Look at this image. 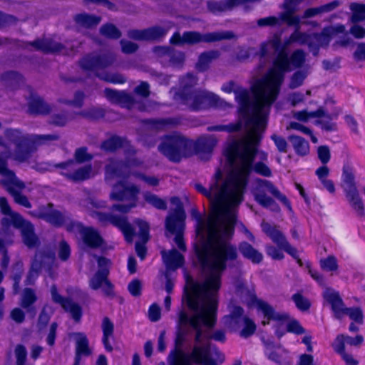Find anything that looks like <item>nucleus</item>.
Returning a JSON list of instances; mask_svg holds the SVG:
<instances>
[{
    "label": "nucleus",
    "instance_id": "nucleus-1",
    "mask_svg": "<svg viewBox=\"0 0 365 365\" xmlns=\"http://www.w3.org/2000/svg\"><path fill=\"white\" fill-rule=\"evenodd\" d=\"M253 150L246 145L229 143L225 150L231 171L226 179L218 170L213 181L207 190L201 184L195 185V189L207 197L215 216L209 221L207 231L210 242L201 254V258L207 257L215 259V267L223 269L228 263L237 257L235 245L229 240L234 232L235 215L232 206L243 200L246 188V178L250 170ZM207 262V261H206Z\"/></svg>",
    "mask_w": 365,
    "mask_h": 365
},
{
    "label": "nucleus",
    "instance_id": "nucleus-2",
    "mask_svg": "<svg viewBox=\"0 0 365 365\" xmlns=\"http://www.w3.org/2000/svg\"><path fill=\"white\" fill-rule=\"evenodd\" d=\"M221 277L216 290H212L211 283L194 290V285L205 283L208 274L203 275L200 280H195L190 276L186 277L182 301L190 313L185 310L179 312L178 329L175 340L176 347L183 349L185 353L176 356L170 365H173L179 359H184L189 365H219L224 361V356L217 349H211L209 339L224 342L226 339L225 331L217 330L210 336L207 334V329H212L216 322Z\"/></svg>",
    "mask_w": 365,
    "mask_h": 365
},
{
    "label": "nucleus",
    "instance_id": "nucleus-3",
    "mask_svg": "<svg viewBox=\"0 0 365 365\" xmlns=\"http://www.w3.org/2000/svg\"><path fill=\"white\" fill-rule=\"evenodd\" d=\"M286 67V59L281 56L272 73L258 79L252 86V100L249 91L237 86L233 81L222 86L225 92L235 93L239 104V113L247 132L246 137L242 140H232L230 143L246 145L252 149V141L259 140V137L255 134V129L267 122L271 106L278 96L283 78L282 71L287 69Z\"/></svg>",
    "mask_w": 365,
    "mask_h": 365
},
{
    "label": "nucleus",
    "instance_id": "nucleus-4",
    "mask_svg": "<svg viewBox=\"0 0 365 365\" xmlns=\"http://www.w3.org/2000/svg\"><path fill=\"white\" fill-rule=\"evenodd\" d=\"M259 55V68H264L267 63H268L271 58L276 56L273 61V67L271 68L266 75H270L275 68L277 61L279 57L282 56L286 59L287 68L282 71V76L284 77V73L291 70V64L296 67H300L305 61V53L302 50L298 49L295 51L291 56L290 58L284 48L281 47V41L278 36L275 35L271 40L261 44ZM284 81V78H282ZM283 81H282V83Z\"/></svg>",
    "mask_w": 365,
    "mask_h": 365
},
{
    "label": "nucleus",
    "instance_id": "nucleus-5",
    "mask_svg": "<svg viewBox=\"0 0 365 365\" xmlns=\"http://www.w3.org/2000/svg\"><path fill=\"white\" fill-rule=\"evenodd\" d=\"M212 215L211 217H210L207 219L206 222H204L202 221L199 212L196 210L193 209L192 210V215L195 218L197 219V220L198 222V225L200 227V229L202 230H205V231L206 232L207 235V242L201 248H198L197 250V258H198V260L200 262V266L202 268L203 275L208 274V277H207V280L205 282V283L201 284L194 285V287H193V288L195 289L194 290H196V289L200 288V287H202V288L203 287H205V286L207 285V284H209V283L212 284V287H213L212 289H214V290L215 289L216 290V289H217V287H219L220 276H222V273L226 270V269L227 267H234L235 262L237 260V257L235 259L232 261L230 263H228L227 264H226L225 267V269L220 270V269H217V268L215 267L214 264L215 263V259H212L211 257H207V262H204V259L201 258V254L202 255V252L204 251L205 247L210 244V242L209 233L207 231V226H208L210 220L211 218L214 217V216H215V210H214L213 207H212ZM205 261H206V260L205 259Z\"/></svg>",
    "mask_w": 365,
    "mask_h": 365
},
{
    "label": "nucleus",
    "instance_id": "nucleus-6",
    "mask_svg": "<svg viewBox=\"0 0 365 365\" xmlns=\"http://www.w3.org/2000/svg\"><path fill=\"white\" fill-rule=\"evenodd\" d=\"M344 193L351 208L359 217L365 215L364 205L361 198L356 181V170L351 163V155L346 153V165H344Z\"/></svg>",
    "mask_w": 365,
    "mask_h": 365
},
{
    "label": "nucleus",
    "instance_id": "nucleus-7",
    "mask_svg": "<svg viewBox=\"0 0 365 365\" xmlns=\"http://www.w3.org/2000/svg\"><path fill=\"white\" fill-rule=\"evenodd\" d=\"M115 61V56L113 53H107L102 55H88L81 59L80 63L83 69L96 71V75L100 79L113 83H123L126 81V79L119 73H99L97 72L99 69H103L111 66Z\"/></svg>",
    "mask_w": 365,
    "mask_h": 365
},
{
    "label": "nucleus",
    "instance_id": "nucleus-8",
    "mask_svg": "<svg viewBox=\"0 0 365 365\" xmlns=\"http://www.w3.org/2000/svg\"><path fill=\"white\" fill-rule=\"evenodd\" d=\"M190 147V141L184 135L173 133L162 138L158 149L169 160L178 163L187 156Z\"/></svg>",
    "mask_w": 365,
    "mask_h": 365
},
{
    "label": "nucleus",
    "instance_id": "nucleus-9",
    "mask_svg": "<svg viewBox=\"0 0 365 365\" xmlns=\"http://www.w3.org/2000/svg\"><path fill=\"white\" fill-rule=\"evenodd\" d=\"M255 182L256 185L253 189V195L255 200L260 205L274 212L279 211V207L275 201L267 195L266 192H268L291 210V205L287 197L281 193L272 182L267 180L257 179Z\"/></svg>",
    "mask_w": 365,
    "mask_h": 365
},
{
    "label": "nucleus",
    "instance_id": "nucleus-10",
    "mask_svg": "<svg viewBox=\"0 0 365 365\" xmlns=\"http://www.w3.org/2000/svg\"><path fill=\"white\" fill-rule=\"evenodd\" d=\"M4 136L9 143L14 145V150L11 152L12 159L19 163L29 160L31 154L36 150L33 145L31 135L24 133L19 129H6Z\"/></svg>",
    "mask_w": 365,
    "mask_h": 365
},
{
    "label": "nucleus",
    "instance_id": "nucleus-11",
    "mask_svg": "<svg viewBox=\"0 0 365 365\" xmlns=\"http://www.w3.org/2000/svg\"><path fill=\"white\" fill-rule=\"evenodd\" d=\"M140 192L139 187L134 184H128L120 180L113 185L110 194L111 200L118 201H129L128 205H113L112 209L122 213L128 212L132 208L136 207L138 195Z\"/></svg>",
    "mask_w": 365,
    "mask_h": 365
},
{
    "label": "nucleus",
    "instance_id": "nucleus-12",
    "mask_svg": "<svg viewBox=\"0 0 365 365\" xmlns=\"http://www.w3.org/2000/svg\"><path fill=\"white\" fill-rule=\"evenodd\" d=\"M180 101L192 110H203L210 106L231 107L229 103L220 98L217 95L202 90H195Z\"/></svg>",
    "mask_w": 365,
    "mask_h": 365
},
{
    "label": "nucleus",
    "instance_id": "nucleus-13",
    "mask_svg": "<svg viewBox=\"0 0 365 365\" xmlns=\"http://www.w3.org/2000/svg\"><path fill=\"white\" fill-rule=\"evenodd\" d=\"M333 29L327 27L321 34H307L297 29L291 35L290 40L300 44H307L309 51L314 56L318 55L320 47L327 46L331 41V31Z\"/></svg>",
    "mask_w": 365,
    "mask_h": 365
},
{
    "label": "nucleus",
    "instance_id": "nucleus-14",
    "mask_svg": "<svg viewBox=\"0 0 365 365\" xmlns=\"http://www.w3.org/2000/svg\"><path fill=\"white\" fill-rule=\"evenodd\" d=\"M91 215L97 219L102 225L111 224L119 228L125 235V240L131 242L134 235V230L131 225L128 222L127 218L123 216L113 215L112 213H104L98 211H92Z\"/></svg>",
    "mask_w": 365,
    "mask_h": 365
},
{
    "label": "nucleus",
    "instance_id": "nucleus-15",
    "mask_svg": "<svg viewBox=\"0 0 365 365\" xmlns=\"http://www.w3.org/2000/svg\"><path fill=\"white\" fill-rule=\"evenodd\" d=\"M237 37L231 31H220L201 34L197 31H187L183 33L185 43L196 44L198 43H213L222 40L236 39Z\"/></svg>",
    "mask_w": 365,
    "mask_h": 365
},
{
    "label": "nucleus",
    "instance_id": "nucleus-16",
    "mask_svg": "<svg viewBox=\"0 0 365 365\" xmlns=\"http://www.w3.org/2000/svg\"><path fill=\"white\" fill-rule=\"evenodd\" d=\"M55 262V254L51 251H38L31 262L25 281L26 285H32L40 274L43 265Z\"/></svg>",
    "mask_w": 365,
    "mask_h": 365
},
{
    "label": "nucleus",
    "instance_id": "nucleus-17",
    "mask_svg": "<svg viewBox=\"0 0 365 365\" xmlns=\"http://www.w3.org/2000/svg\"><path fill=\"white\" fill-rule=\"evenodd\" d=\"M76 163L74 160H69L61 163L56 166L65 170L61 174L67 179L73 182H80L89 179L93 176V168L91 164L74 169Z\"/></svg>",
    "mask_w": 365,
    "mask_h": 365
},
{
    "label": "nucleus",
    "instance_id": "nucleus-18",
    "mask_svg": "<svg viewBox=\"0 0 365 365\" xmlns=\"http://www.w3.org/2000/svg\"><path fill=\"white\" fill-rule=\"evenodd\" d=\"M29 215L55 225L61 226L68 219L64 212L53 209V204L48 203L46 206H41L38 209L30 211Z\"/></svg>",
    "mask_w": 365,
    "mask_h": 365
},
{
    "label": "nucleus",
    "instance_id": "nucleus-19",
    "mask_svg": "<svg viewBox=\"0 0 365 365\" xmlns=\"http://www.w3.org/2000/svg\"><path fill=\"white\" fill-rule=\"evenodd\" d=\"M108 269L98 270L92 277L89 279V287L95 291L101 290V293L107 297H114L113 284L108 279Z\"/></svg>",
    "mask_w": 365,
    "mask_h": 365
},
{
    "label": "nucleus",
    "instance_id": "nucleus-20",
    "mask_svg": "<svg viewBox=\"0 0 365 365\" xmlns=\"http://www.w3.org/2000/svg\"><path fill=\"white\" fill-rule=\"evenodd\" d=\"M266 123L267 122H265L264 125H263L262 126L261 125L257 126L255 129V134H256L257 137H259V140L257 141L253 140V142L252 141V143H250L251 144L250 147H251L252 150H253L254 154H253V158H252V160L251 162L250 170L249 171V173L246 178V185L247 184L248 178H249V175H250L252 170H254L255 171V173H257V174L261 175L262 176H264V177H270L272 175L271 170L264 163L258 162L253 166V162L255 158V155L258 153L257 147L259 146V142L262 138V133L265 129Z\"/></svg>",
    "mask_w": 365,
    "mask_h": 365
},
{
    "label": "nucleus",
    "instance_id": "nucleus-21",
    "mask_svg": "<svg viewBox=\"0 0 365 365\" xmlns=\"http://www.w3.org/2000/svg\"><path fill=\"white\" fill-rule=\"evenodd\" d=\"M51 294L52 299L54 302L61 305V307L66 311L71 313L72 318L78 322L82 316V309L80 305L70 299L63 298L57 292V288L55 284L52 285L51 288Z\"/></svg>",
    "mask_w": 365,
    "mask_h": 365
},
{
    "label": "nucleus",
    "instance_id": "nucleus-22",
    "mask_svg": "<svg viewBox=\"0 0 365 365\" xmlns=\"http://www.w3.org/2000/svg\"><path fill=\"white\" fill-rule=\"evenodd\" d=\"M322 297L324 304L329 306L334 318L340 320L342 318V298L340 293L331 287H326Z\"/></svg>",
    "mask_w": 365,
    "mask_h": 365
},
{
    "label": "nucleus",
    "instance_id": "nucleus-23",
    "mask_svg": "<svg viewBox=\"0 0 365 365\" xmlns=\"http://www.w3.org/2000/svg\"><path fill=\"white\" fill-rule=\"evenodd\" d=\"M256 307L257 309L263 314L264 319H267L262 322V324L264 326L268 324L271 320L284 322L289 319L288 314L277 312L273 307L263 300H257Z\"/></svg>",
    "mask_w": 365,
    "mask_h": 365
},
{
    "label": "nucleus",
    "instance_id": "nucleus-24",
    "mask_svg": "<svg viewBox=\"0 0 365 365\" xmlns=\"http://www.w3.org/2000/svg\"><path fill=\"white\" fill-rule=\"evenodd\" d=\"M166 34V31L160 26H153L142 30H130L128 36L138 41H158L162 38Z\"/></svg>",
    "mask_w": 365,
    "mask_h": 365
},
{
    "label": "nucleus",
    "instance_id": "nucleus-25",
    "mask_svg": "<svg viewBox=\"0 0 365 365\" xmlns=\"http://www.w3.org/2000/svg\"><path fill=\"white\" fill-rule=\"evenodd\" d=\"M4 187L14 197L16 203L26 208L31 207V204L29 201L27 197L21 193L26 187V185L23 181L16 178L6 185Z\"/></svg>",
    "mask_w": 365,
    "mask_h": 365
},
{
    "label": "nucleus",
    "instance_id": "nucleus-26",
    "mask_svg": "<svg viewBox=\"0 0 365 365\" xmlns=\"http://www.w3.org/2000/svg\"><path fill=\"white\" fill-rule=\"evenodd\" d=\"M105 171L106 178L113 177L128 178L133 175V173L128 170L125 161L113 158L108 160V163L105 167Z\"/></svg>",
    "mask_w": 365,
    "mask_h": 365
},
{
    "label": "nucleus",
    "instance_id": "nucleus-27",
    "mask_svg": "<svg viewBox=\"0 0 365 365\" xmlns=\"http://www.w3.org/2000/svg\"><path fill=\"white\" fill-rule=\"evenodd\" d=\"M53 110V106L45 101L41 96L31 94L28 102V111L31 115H46Z\"/></svg>",
    "mask_w": 365,
    "mask_h": 365
},
{
    "label": "nucleus",
    "instance_id": "nucleus-28",
    "mask_svg": "<svg viewBox=\"0 0 365 365\" xmlns=\"http://www.w3.org/2000/svg\"><path fill=\"white\" fill-rule=\"evenodd\" d=\"M79 233L83 243L90 248H98L103 244V240L100 233L92 227L81 226Z\"/></svg>",
    "mask_w": 365,
    "mask_h": 365
},
{
    "label": "nucleus",
    "instance_id": "nucleus-29",
    "mask_svg": "<svg viewBox=\"0 0 365 365\" xmlns=\"http://www.w3.org/2000/svg\"><path fill=\"white\" fill-rule=\"evenodd\" d=\"M134 222L139 227L138 236L141 240L140 242H136L135 251L138 257L143 259L146 254L145 244L149 240V225L140 219L135 220Z\"/></svg>",
    "mask_w": 365,
    "mask_h": 365
},
{
    "label": "nucleus",
    "instance_id": "nucleus-30",
    "mask_svg": "<svg viewBox=\"0 0 365 365\" xmlns=\"http://www.w3.org/2000/svg\"><path fill=\"white\" fill-rule=\"evenodd\" d=\"M218 140L214 135H204L197 139L195 148L196 153L202 158H207L210 155Z\"/></svg>",
    "mask_w": 365,
    "mask_h": 365
},
{
    "label": "nucleus",
    "instance_id": "nucleus-31",
    "mask_svg": "<svg viewBox=\"0 0 365 365\" xmlns=\"http://www.w3.org/2000/svg\"><path fill=\"white\" fill-rule=\"evenodd\" d=\"M10 158H12V153L9 149H6L0 153V175L3 177L0 183L3 187L17 178L15 173L8 168L7 160Z\"/></svg>",
    "mask_w": 365,
    "mask_h": 365
},
{
    "label": "nucleus",
    "instance_id": "nucleus-32",
    "mask_svg": "<svg viewBox=\"0 0 365 365\" xmlns=\"http://www.w3.org/2000/svg\"><path fill=\"white\" fill-rule=\"evenodd\" d=\"M197 77L191 73H187L180 78L178 91L176 93V99L181 101L194 92L193 88L197 85Z\"/></svg>",
    "mask_w": 365,
    "mask_h": 365
},
{
    "label": "nucleus",
    "instance_id": "nucleus-33",
    "mask_svg": "<svg viewBox=\"0 0 365 365\" xmlns=\"http://www.w3.org/2000/svg\"><path fill=\"white\" fill-rule=\"evenodd\" d=\"M26 221L19 213L11 212L1 219V225L2 230L5 234L11 232V228L19 230L23 224Z\"/></svg>",
    "mask_w": 365,
    "mask_h": 365
},
{
    "label": "nucleus",
    "instance_id": "nucleus-34",
    "mask_svg": "<svg viewBox=\"0 0 365 365\" xmlns=\"http://www.w3.org/2000/svg\"><path fill=\"white\" fill-rule=\"evenodd\" d=\"M106 97L113 103H121L127 107H133L135 103L134 97L123 91H117L110 88L104 90Z\"/></svg>",
    "mask_w": 365,
    "mask_h": 365
},
{
    "label": "nucleus",
    "instance_id": "nucleus-35",
    "mask_svg": "<svg viewBox=\"0 0 365 365\" xmlns=\"http://www.w3.org/2000/svg\"><path fill=\"white\" fill-rule=\"evenodd\" d=\"M161 254L167 270H175L184 264L183 256L175 249L168 252L163 250Z\"/></svg>",
    "mask_w": 365,
    "mask_h": 365
},
{
    "label": "nucleus",
    "instance_id": "nucleus-36",
    "mask_svg": "<svg viewBox=\"0 0 365 365\" xmlns=\"http://www.w3.org/2000/svg\"><path fill=\"white\" fill-rule=\"evenodd\" d=\"M235 247L237 250L236 246ZM238 250L245 259L250 260L254 264H259L263 259V255L247 242H241L238 245ZM237 252L238 253L237 250ZM238 257L239 255L237 254Z\"/></svg>",
    "mask_w": 365,
    "mask_h": 365
},
{
    "label": "nucleus",
    "instance_id": "nucleus-37",
    "mask_svg": "<svg viewBox=\"0 0 365 365\" xmlns=\"http://www.w3.org/2000/svg\"><path fill=\"white\" fill-rule=\"evenodd\" d=\"M34 50L40 51L46 53L61 51L63 46L50 38L36 39L29 43Z\"/></svg>",
    "mask_w": 365,
    "mask_h": 365
},
{
    "label": "nucleus",
    "instance_id": "nucleus-38",
    "mask_svg": "<svg viewBox=\"0 0 365 365\" xmlns=\"http://www.w3.org/2000/svg\"><path fill=\"white\" fill-rule=\"evenodd\" d=\"M24 243L29 248H33L38 245L39 240L34 232V227L31 222L26 220L19 229Z\"/></svg>",
    "mask_w": 365,
    "mask_h": 365
},
{
    "label": "nucleus",
    "instance_id": "nucleus-39",
    "mask_svg": "<svg viewBox=\"0 0 365 365\" xmlns=\"http://www.w3.org/2000/svg\"><path fill=\"white\" fill-rule=\"evenodd\" d=\"M78 337L76 340V354L73 365H80L81 356H88L91 354V350L88 346L87 337L81 334H77Z\"/></svg>",
    "mask_w": 365,
    "mask_h": 365
},
{
    "label": "nucleus",
    "instance_id": "nucleus-40",
    "mask_svg": "<svg viewBox=\"0 0 365 365\" xmlns=\"http://www.w3.org/2000/svg\"><path fill=\"white\" fill-rule=\"evenodd\" d=\"M170 203L175 206V208L171 210L170 213L166 217L165 222L168 221L169 218L170 223L184 222L186 215L180 198L178 197H171Z\"/></svg>",
    "mask_w": 365,
    "mask_h": 365
},
{
    "label": "nucleus",
    "instance_id": "nucleus-41",
    "mask_svg": "<svg viewBox=\"0 0 365 365\" xmlns=\"http://www.w3.org/2000/svg\"><path fill=\"white\" fill-rule=\"evenodd\" d=\"M165 227L170 233L175 235L174 240L178 248L182 251H185L186 246L182 238L184 222L170 223V220L169 219L165 222Z\"/></svg>",
    "mask_w": 365,
    "mask_h": 365
},
{
    "label": "nucleus",
    "instance_id": "nucleus-42",
    "mask_svg": "<svg viewBox=\"0 0 365 365\" xmlns=\"http://www.w3.org/2000/svg\"><path fill=\"white\" fill-rule=\"evenodd\" d=\"M220 56V52L218 50H210L202 52L199 56L196 67L200 71H205L209 68L210 63L217 59Z\"/></svg>",
    "mask_w": 365,
    "mask_h": 365
},
{
    "label": "nucleus",
    "instance_id": "nucleus-43",
    "mask_svg": "<svg viewBox=\"0 0 365 365\" xmlns=\"http://www.w3.org/2000/svg\"><path fill=\"white\" fill-rule=\"evenodd\" d=\"M230 314L224 317L225 323L227 324L229 327H234L238 324L244 317V309L237 305H230Z\"/></svg>",
    "mask_w": 365,
    "mask_h": 365
},
{
    "label": "nucleus",
    "instance_id": "nucleus-44",
    "mask_svg": "<svg viewBox=\"0 0 365 365\" xmlns=\"http://www.w3.org/2000/svg\"><path fill=\"white\" fill-rule=\"evenodd\" d=\"M153 51L158 57L168 56L170 60L173 61L176 60L178 62H181L184 59V56L182 53H175L168 46H157L153 47Z\"/></svg>",
    "mask_w": 365,
    "mask_h": 365
},
{
    "label": "nucleus",
    "instance_id": "nucleus-45",
    "mask_svg": "<svg viewBox=\"0 0 365 365\" xmlns=\"http://www.w3.org/2000/svg\"><path fill=\"white\" fill-rule=\"evenodd\" d=\"M289 140L297 154L304 156L309 153V143L304 138L298 135H292L289 137Z\"/></svg>",
    "mask_w": 365,
    "mask_h": 365
},
{
    "label": "nucleus",
    "instance_id": "nucleus-46",
    "mask_svg": "<svg viewBox=\"0 0 365 365\" xmlns=\"http://www.w3.org/2000/svg\"><path fill=\"white\" fill-rule=\"evenodd\" d=\"M145 123L150 128L155 130H162L169 125H175L178 123V120L175 118H159L146 120Z\"/></svg>",
    "mask_w": 365,
    "mask_h": 365
},
{
    "label": "nucleus",
    "instance_id": "nucleus-47",
    "mask_svg": "<svg viewBox=\"0 0 365 365\" xmlns=\"http://www.w3.org/2000/svg\"><path fill=\"white\" fill-rule=\"evenodd\" d=\"M1 80L6 86L12 89H16L24 82L22 76L14 71L4 73L1 76Z\"/></svg>",
    "mask_w": 365,
    "mask_h": 365
},
{
    "label": "nucleus",
    "instance_id": "nucleus-48",
    "mask_svg": "<svg viewBox=\"0 0 365 365\" xmlns=\"http://www.w3.org/2000/svg\"><path fill=\"white\" fill-rule=\"evenodd\" d=\"M125 140L118 136H112L101 143V148L106 152H114L123 146Z\"/></svg>",
    "mask_w": 365,
    "mask_h": 365
},
{
    "label": "nucleus",
    "instance_id": "nucleus-49",
    "mask_svg": "<svg viewBox=\"0 0 365 365\" xmlns=\"http://www.w3.org/2000/svg\"><path fill=\"white\" fill-rule=\"evenodd\" d=\"M344 314L359 325L364 324V316L361 307H344Z\"/></svg>",
    "mask_w": 365,
    "mask_h": 365
},
{
    "label": "nucleus",
    "instance_id": "nucleus-50",
    "mask_svg": "<svg viewBox=\"0 0 365 365\" xmlns=\"http://www.w3.org/2000/svg\"><path fill=\"white\" fill-rule=\"evenodd\" d=\"M71 120V117L68 112L61 111L51 115L48 120V123L56 127H63Z\"/></svg>",
    "mask_w": 365,
    "mask_h": 365
},
{
    "label": "nucleus",
    "instance_id": "nucleus-51",
    "mask_svg": "<svg viewBox=\"0 0 365 365\" xmlns=\"http://www.w3.org/2000/svg\"><path fill=\"white\" fill-rule=\"evenodd\" d=\"M263 342L265 346L264 353L267 358L276 363H279L281 356L277 353V349L281 347L280 345H277L273 341L269 340H264Z\"/></svg>",
    "mask_w": 365,
    "mask_h": 365
},
{
    "label": "nucleus",
    "instance_id": "nucleus-52",
    "mask_svg": "<svg viewBox=\"0 0 365 365\" xmlns=\"http://www.w3.org/2000/svg\"><path fill=\"white\" fill-rule=\"evenodd\" d=\"M350 9L352 11L350 23L365 21V4L352 3Z\"/></svg>",
    "mask_w": 365,
    "mask_h": 365
},
{
    "label": "nucleus",
    "instance_id": "nucleus-53",
    "mask_svg": "<svg viewBox=\"0 0 365 365\" xmlns=\"http://www.w3.org/2000/svg\"><path fill=\"white\" fill-rule=\"evenodd\" d=\"M143 197L146 202L149 203L156 209L163 210L167 209L166 202L163 199L159 197L158 195L155 194H153L149 192H145L143 194Z\"/></svg>",
    "mask_w": 365,
    "mask_h": 365
},
{
    "label": "nucleus",
    "instance_id": "nucleus-54",
    "mask_svg": "<svg viewBox=\"0 0 365 365\" xmlns=\"http://www.w3.org/2000/svg\"><path fill=\"white\" fill-rule=\"evenodd\" d=\"M294 117L301 121H307L309 118H326L327 120L329 119V117L325 115L324 110L322 108L310 113H307L306 110L297 111L294 113Z\"/></svg>",
    "mask_w": 365,
    "mask_h": 365
},
{
    "label": "nucleus",
    "instance_id": "nucleus-55",
    "mask_svg": "<svg viewBox=\"0 0 365 365\" xmlns=\"http://www.w3.org/2000/svg\"><path fill=\"white\" fill-rule=\"evenodd\" d=\"M33 139V145L36 148V145L48 144L50 142L58 140L60 137L58 134H46V135H31Z\"/></svg>",
    "mask_w": 365,
    "mask_h": 365
},
{
    "label": "nucleus",
    "instance_id": "nucleus-56",
    "mask_svg": "<svg viewBox=\"0 0 365 365\" xmlns=\"http://www.w3.org/2000/svg\"><path fill=\"white\" fill-rule=\"evenodd\" d=\"M241 322H243L245 327L240 331V336L244 338L252 336L256 331L255 322L247 316H244Z\"/></svg>",
    "mask_w": 365,
    "mask_h": 365
},
{
    "label": "nucleus",
    "instance_id": "nucleus-57",
    "mask_svg": "<svg viewBox=\"0 0 365 365\" xmlns=\"http://www.w3.org/2000/svg\"><path fill=\"white\" fill-rule=\"evenodd\" d=\"M262 231L273 241L277 237H280L282 232L279 230V227L276 225H272L271 224L263 221L262 222Z\"/></svg>",
    "mask_w": 365,
    "mask_h": 365
},
{
    "label": "nucleus",
    "instance_id": "nucleus-58",
    "mask_svg": "<svg viewBox=\"0 0 365 365\" xmlns=\"http://www.w3.org/2000/svg\"><path fill=\"white\" fill-rule=\"evenodd\" d=\"M344 123L350 134L353 136H358L360 134L359 123L356 119L351 115H346L344 118Z\"/></svg>",
    "mask_w": 365,
    "mask_h": 365
},
{
    "label": "nucleus",
    "instance_id": "nucleus-59",
    "mask_svg": "<svg viewBox=\"0 0 365 365\" xmlns=\"http://www.w3.org/2000/svg\"><path fill=\"white\" fill-rule=\"evenodd\" d=\"M103 36L110 38H118L121 36L120 31L115 26V24H104L101 28Z\"/></svg>",
    "mask_w": 365,
    "mask_h": 365
},
{
    "label": "nucleus",
    "instance_id": "nucleus-60",
    "mask_svg": "<svg viewBox=\"0 0 365 365\" xmlns=\"http://www.w3.org/2000/svg\"><path fill=\"white\" fill-rule=\"evenodd\" d=\"M296 307L301 311L305 312L309 309L311 303L309 299L299 293H296L292 297Z\"/></svg>",
    "mask_w": 365,
    "mask_h": 365
},
{
    "label": "nucleus",
    "instance_id": "nucleus-61",
    "mask_svg": "<svg viewBox=\"0 0 365 365\" xmlns=\"http://www.w3.org/2000/svg\"><path fill=\"white\" fill-rule=\"evenodd\" d=\"M75 163H83L89 162L93 159V155L88 153V149L86 147L77 148L74 153Z\"/></svg>",
    "mask_w": 365,
    "mask_h": 365
},
{
    "label": "nucleus",
    "instance_id": "nucleus-62",
    "mask_svg": "<svg viewBox=\"0 0 365 365\" xmlns=\"http://www.w3.org/2000/svg\"><path fill=\"white\" fill-rule=\"evenodd\" d=\"M16 365H25L27 359V350L25 346L17 344L14 349Z\"/></svg>",
    "mask_w": 365,
    "mask_h": 365
},
{
    "label": "nucleus",
    "instance_id": "nucleus-63",
    "mask_svg": "<svg viewBox=\"0 0 365 365\" xmlns=\"http://www.w3.org/2000/svg\"><path fill=\"white\" fill-rule=\"evenodd\" d=\"M101 18L98 16L81 13L76 14L74 18V23H100Z\"/></svg>",
    "mask_w": 365,
    "mask_h": 365
},
{
    "label": "nucleus",
    "instance_id": "nucleus-64",
    "mask_svg": "<svg viewBox=\"0 0 365 365\" xmlns=\"http://www.w3.org/2000/svg\"><path fill=\"white\" fill-rule=\"evenodd\" d=\"M36 300V297L34 290L30 288H26L22 297L21 306L25 309H28Z\"/></svg>",
    "mask_w": 365,
    "mask_h": 365
}]
</instances>
